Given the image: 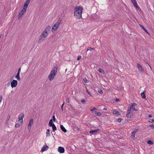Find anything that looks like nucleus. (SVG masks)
Returning <instances> with one entry per match:
<instances>
[{
    "label": "nucleus",
    "instance_id": "24",
    "mask_svg": "<svg viewBox=\"0 0 154 154\" xmlns=\"http://www.w3.org/2000/svg\"><path fill=\"white\" fill-rule=\"evenodd\" d=\"M50 130L49 129H48L46 131V136H49L50 135Z\"/></svg>",
    "mask_w": 154,
    "mask_h": 154
},
{
    "label": "nucleus",
    "instance_id": "20",
    "mask_svg": "<svg viewBox=\"0 0 154 154\" xmlns=\"http://www.w3.org/2000/svg\"><path fill=\"white\" fill-rule=\"evenodd\" d=\"M140 27L143 29L147 33L149 34V33L144 27L141 25H140Z\"/></svg>",
    "mask_w": 154,
    "mask_h": 154
},
{
    "label": "nucleus",
    "instance_id": "49",
    "mask_svg": "<svg viewBox=\"0 0 154 154\" xmlns=\"http://www.w3.org/2000/svg\"><path fill=\"white\" fill-rule=\"evenodd\" d=\"M20 70H21V68H20L19 69H18V71L17 73H20Z\"/></svg>",
    "mask_w": 154,
    "mask_h": 154
},
{
    "label": "nucleus",
    "instance_id": "57",
    "mask_svg": "<svg viewBox=\"0 0 154 154\" xmlns=\"http://www.w3.org/2000/svg\"><path fill=\"white\" fill-rule=\"evenodd\" d=\"M1 38V36L0 37V38Z\"/></svg>",
    "mask_w": 154,
    "mask_h": 154
},
{
    "label": "nucleus",
    "instance_id": "46",
    "mask_svg": "<svg viewBox=\"0 0 154 154\" xmlns=\"http://www.w3.org/2000/svg\"><path fill=\"white\" fill-rule=\"evenodd\" d=\"M119 100H120V99L117 98H116L115 101L116 102H118Z\"/></svg>",
    "mask_w": 154,
    "mask_h": 154
},
{
    "label": "nucleus",
    "instance_id": "31",
    "mask_svg": "<svg viewBox=\"0 0 154 154\" xmlns=\"http://www.w3.org/2000/svg\"><path fill=\"white\" fill-rule=\"evenodd\" d=\"M62 21V19H60L56 23L58 24V25H59L61 23Z\"/></svg>",
    "mask_w": 154,
    "mask_h": 154
},
{
    "label": "nucleus",
    "instance_id": "43",
    "mask_svg": "<svg viewBox=\"0 0 154 154\" xmlns=\"http://www.w3.org/2000/svg\"><path fill=\"white\" fill-rule=\"evenodd\" d=\"M149 126L151 127L154 130V125H149Z\"/></svg>",
    "mask_w": 154,
    "mask_h": 154
},
{
    "label": "nucleus",
    "instance_id": "9",
    "mask_svg": "<svg viewBox=\"0 0 154 154\" xmlns=\"http://www.w3.org/2000/svg\"><path fill=\"white\" fill-rule=\"evenodd\" d=\"M59 25L56 23H55L53 26L52 28V31L53 32H54L55 30H57L58 29Z\"/></svg>",
    "mask_w": 154,
    "mask_h": 154
},
{
    "label": "nucleus",
    "instance_id": "38",
    "mask_svg": "<svg viewBox=\"0 0 154 154\" xmlns=\"http://www.w3.org/2000/svg\"><path fill=\"white\" fill-rule=\"evenodd\" d=\"M94 49H95L94 48H92L91 47H89L88 48L87 51H89V50H94Z\"/></svg>",
    "mask_w": 154,
    "mask_h": 154
},
{
    "label": "nucleus",
    "instance_id": "29",
    "mask_svg": "<svg viewBox=\"0 0 154 154\" xmlns=\"http://www.w3.org/2000/svg\"><path fill=\"white\" fill-rule=\"evenodd\" d=\"M53 129V131H55L57 130V128L55 125H54L52 127Z\"/></svg>",
    "mask_w": 154,
    "mask_h": 154
},
{
    "label": "nucleus",
    "instance_id": "27",
    "mask_svg": "<svg viewBox=\"0 0 154 154\" xmlns=\"http://www.w3.org/2000/svg\"><path fill=\"white\" fill-rule=\"evenodd\" d=\"M98 71L100 72L103 74H104V71L102 69H101L100 68L98 69Z\"/></svg>",
    "mask_w": 154,
    "mask_h": 154
},
{
    "label": "nucleus",
    "instance_id": "22",
    "mask_svg": "<svg viewBox=\"0 0 154 154\" xmlns=\"http://www.w3.org/2000/svg\"><path fill=\"white\" fill-rule=\"evenodd\" d=\"M15 78L16 79H17L18 80H20V73H17V75L15 76Z\"/></svg>",
    "mask_w": 154,
    "mask_h": 154
},
{
    "label": "nucleus",
    "instance_id": "44",
    "mask_svg": "<svg viewBox=\"0 0 154 154\" xmlns=\"http://www.w3.org/2000/svg\"><path fill=\"white\" fill-rule=\"evenodd\" d=\"M31 126H29L28 125V130H29V131H30V130L31 129Z\"/></svg>",
    "mask_w": 154,
    "mask_h": 154
},
{
    "label": "nucleus",
    "instance_id": "47",
    "mask_svg": "<svg viewBox=\"0 0 154 154\" xmlns=\"http://www.w3.org/2000/svg\"><path fill=\"white\" fill-rule=\"evenodd\" d=\"M2 98V96H0V103L1 102Z\"/></svg>",
    "mask_w": 154,
    "mask_h": 154
},
{
    "label": "nucleus",
    "instance_id": "33",
    "mask_svg": "<svg viewBox=\"0 0 154 154\" xmlns=\"http://www.w3.org/2000/svg\"><path fill=\"white\" fill-rule=\"evenodd\" d=\"M83 80L85 83H88L89 82V81L85 78H84Z\"/></svg>",
    "mask_w": 154,
    "mask_h": 154
},
{
    "label": "nucleus",
    "instance_id": "5",
    "mask_svg": "<svg viewBox=\"0 0 154 154\" xmlns=\"http://www.w3.org/2000/svg\"><path fill=\"white\" fill-rule=\"evenodd\" d=\"M24 114L23 113H21L18 116L19 121L20 123H22L23 122V119L24 117Z\"/></svg>",
    "mask_w": 154,
    "mask_h": 154
},
{
    "label": "nucleus",
    "instance_id": "23",
    "mask_svg": "<svg viewBox=\"0 0 154 154\" xmlns=\"http://www.w3.org/2000/svg\"><path fill=\"white\" fill-rule=\"evenodd\" d=\"M33 120L32 119H31L29 121V123L28 125L29 126H32V125L33 124Z\"/></svg>",
    "mask_w": 154,
    "mask_h": 154
},
{
    "label": "nucleus",
    "instance_id": "1",
    "mask_svg": "<svg viewBox=\"0 0 154 154\" xmlns=\"http://www.w3.org/2000/svg\"><path fill=\"white\" fill-rule=\"evenodd\" d=\"M83 10L82 7L80 6H76L74 8V14L75 17L79 19L82 17V12Z\"/></svg>",
    "mask_w": 154,
    "mask_h": 154
},
{
    "label": "nucleus",
    "instance_id": "3",
    "mask_svg": "<svg viewBox=\"0 0 154 154\" xmlns=\"http://www.w3.org/2000/svg\"><path fill=\"white\" fill-rule=\"evenodd\" d=\"M51 29V27L49 26L47 27L41 34V38H45L47 36L48 33L49 32Z\"/></svg>",
    "mask_w": 154,
    "mask_h": 154
},
{
    "label": "nucleus",
    "instance_id": "56",
    "mask_svg": "<svg viewBox=\"0 0 154 154\" xmlns=\"http://www.w3.org/2000/svg\"><path fill=\"white\" fill-rule=\"evenodd\" d=\"M67 71V69H66V71Z\"/></svg>",
    "mask_w": 154,
    "mask_h": 154
},
{
    "label": "nucleus",
    "instance_id": "8",
    "mask_svg": "<svg viewBox=\"0 0 154 154\" xmlns=\"http://www.w3.org/2000/svg\"><path fill=\"white\" fill-rule=\"evenodd\" d=\"M30 1H26L25 3H24V4L23 5V9L24 10H26L27 8L28 5L30 3Z\"/></svg>",
    "mask_w": 154,
    "mask_h": 154
},
{
    "label": "nucleus",
    "instance_id": "41",
    "mask_svg": "<svg viewBox=\"0 0 154 154\" xmlns=\"http://www.w3.org/2000/svg\"><path fill=\"white\" fill-rule=\"evenodd\" d=\"M66 101L67 103H69V97H67L66 99Z\"/></svg>",
    "mask_w": 154,
    "mask_h": 154
},
{
    "label": "nucleus",
    "instance_id": "45",
    "mask_svg": "<svg viewBox=\"0 0 154 154\" xmlns=\"http://www.w3.org/2000/svg\"><path fill=\"white\" fill-rule=\"evenodd\" d=\"M87 92L91 96V93H90V92L88 91L87 89Z\"/></svg>",
    "mask_w": 154,
    "mask_h": 154
},
{
    "label": "nucleus",
    "instance_id": "14",
    "mask_svg": "<svg viewBox=\"0 0 154 154\" xmlns=\"http://www.w3.org/2000/svg\"><path fill=\"white\" fill-rule=\"evenodd\" d=\"M126 116L127 118H133L134 117V115L131 112H130V114H126Z\"/></svg>",
    "mask_w": 154,
    "mask_h": 154
},
{
    "label": "nucleus",
    "instance_id": "48",
    "mask_svg": "<svg viewBox=\"0 0 154 154\" xmlns=\"http://www.w3.org/2000/svg\"><path fill=\"white\" fill-rule=\"evenodd\" d=\"M95 109H96L95 107H93V108L91 109V111H93Z\"/></svg>",
    "mask_w": 154,
    "mask_h": 154
},
{
    "label": "nucleus",
    "instance_id": "7",
    "mask_svg": "<svg viewBox=\"0 0 154 154\" xmlns=\"http://www.w3.org/2000/svg\"><path fill=\"white\" fill-rule=\"evenodd\" d=\"M26 10H24L23 9L19 13V14L18 16V18L19 19H20V18L24 14L25 12H26Z\"/></svg>",
    "mask_w": 154,
    "mask_h": 154
},
{
    "label": "nucleus",
    "instance_id": "30",
    "mask_svg": "<svg viewBox=\"0 0 154 154\" xmlns=\"http://www.w3.org/2000/svg\"><path fill=\"white\" fill-rule=\"evenodd\" d=\"M43 38H41V35H40V38L38 40V42L40 43L42 42L43 40Z\"/></svg>",
    "mask_w": 154,
    "mask_h": 154
},
{
    "label": "nucleus",
    "instance_id": "17",
    "mask_svg": "<svg viewBox=\"0 0 154 154\" xmlns=\"http://www.w3.org/2000/svg\"><path fill=\"white\" fill-rule=\"evenodd\" d=\"M55 125L54 124V123L53 122V121L52 119H51L49 122L48 126L50 127H52L54 125Z\"/></svg>",
    "mask_w": 154,
    "mask_h": 154
},
{
    "label": "nucleus",
    "instance_id": "4",
    "mask_svg": "<svg viewBox=\"0 0 154 154\" xmlns=\"http://www.w3.org/2000/svg\"><path fill=\"white\" fill-rule=\"evenodd\" d=\"M136 1H131L132 2L134 5L135 7L139 11H141V9L138 5H137Z\"/></svg>",
    "mask_w": 154,
    "mask_h": 154
},
{
    "label": "nucleus",
    "instance_id": "25",
    "mask_svg": "<svg viewBox=\"0 0 154 154\" xmlns=\"http://www.w3.org/2000/svg\"><path fill=\"white\" fill-rule=\"evenodd\" d=\"M95 114L98 116H100L101 115V114L99 112H98L97 111H95L94 112Z\"/></svg>",
    "mask_w": 154,
    "mask_h": 154
},
{
    "label": "nucleus",
    "instance_id": "15",
    "mask_svg": "<svg viewBox=\"0 0 154 154\" xmlns=\"http://www.w3.org/2000/svg\"><path fill=\"white\" fill-rule=\"evenodd\" d=\"M136 104H137L135 103H133L131 105V108H132V109L136 111H137V110L134 106L136 105Z\"/></svg>",
    "mask_w": 154,
    "mask_h": 154
},
{
    "label": "nucleus",
    "instance_id": "50",
    "mask_svg": "<svg viewBox=\"0 0 154 154\" xmlns=\"http://www.w3.org/2000/svg\"><path fill=\"white\" fill-rule=\"evenodd\" d=\"M10 82H8L7 84V86L8 87H9L10 86Z\"/></svg>",
    "mask_w": 154,
    "mask_h": 154
},
{
    "label": "nucleus",
    "instance_id": "55",
    "mask_svg": "<svg viewBox=\"0 0 154 154\" xmlns=\"http://www.w3.org/2000/svg\"><path fill=\"white\" fill-rule=\"evenodd\" d=\"M11 80H12V79H11V80H10V81H11Z\"/></svg>",
    "mask_w": 154,
    "mask_h": 154
},
{
    "label": "nucleus",
    "instance_id": "53",
    "mask_svg": "<svg viewBox=\"0 0 154 154\" xmlns=\"http://www.w3.org/2000/svg\"><path fill=\"white\" fill-rule=\"evenodd\" d=\"M64 102L63 103V104H62V106H62V107H63V105H64Z\"/></svg>",
    "mask_w": 154,
    "mask_h": 154
},
{
    "label": "nucleus",
    "instance_id": "37",
    "mask_svg": "<svg viewBox=\"0 0 154 154\" xmlns=\"http://www.w3.org/2000/svg\"><path fill=\"white\" fill-rule=\"evenodd\" d=\"M81 101L83 103H85L86 102V101L84 99H81Z\"/></svg>",
    "mask_w": 154,
    "mask_h": 154
},
{
    "label": "nucleus",
    "instance_id": "36",
    "mask_svg": "<svg viewBox=\"0 0 154 154\" xmlns=\"http://www.w3.org/2000/svg\"><path fill=\"white\" fill-rule=\"evenodd\" d=\"M10 115H9L8 116L7 118L6 122H8L9 120V119H10Z\"/></svg>",
    "mask_w": 154,
    "mask_h": 154
},
{
    "label": "nucleus",
    "instance_id": "10",
    "mask_svg": "<svg viewBox=\"0 0 154 154\" xmlns=\"http://www.w3.org/2000/svg\"><path fill=\"white\" fill-rule=\"evenodd\" d=\"M58 151L60 153H63L64 152L65 149L63 147L60 146L58 149Z\"/></svg>",
    "mask_w": 154,
    "mask_h": 154
},
{
    "label": "nucleus",
    "instance_id": "35",
    "mask_svg": "<svg viewBox=\"0 0 154 154\" xmlns=\"http://www.w3.org/2000/svg\"><path fill=\"white\" fill-rule=\"evenodd\" d=\"M20 124H19L18 123H16L15 125V127L16 128H18L20 127Z\"/></svg>",
    "mask_w": 154,
    "mask_h": 154
},
{
    "label": "nucleus",
    "instance_id": "2",
    "mask_svg": "<svg viewBox=\"0 0 154 154\" xmlns=\"http://www.w3.org/2000/svg\"><path fill=\"white\" fill-rule=\"evenodd\" d=\"M57 68L58 65L56 64L54 67L53 70H52L50 74L48 75L49 79L50 81L54 79L57 72Z\"/></svg>",
    "mask_w": 154,
    "mask_h": 154
},
{
    "label": "nucleus",
    "instance_id": "13",
    "mask_svg": "<svg viewBox=\"0 0 154 154\" xmlns=\"http://www.w3.org/2000/svg\"><path fill=\"white\" fill-rule=\"evenodd\" d=\"M137 131V130H135L134 131H133L131 133V138L135 140V139H134L135 138V135L136 132Z\"/></svg>",
    "mask_w": 154,
    "mask_h": 154
},
{
    "label": "nucleus",
    "instance_id": "32",
    "mask_svg": "<svg viewBox=\"0 0 154 154\" xmlns=\"http://www.w3.org/2000/svg\"><path fill=\"white\" fill-rule=\"evenodd\" d=\"M123 119L122 118H120L117 119L116 121L118 122H121V121Z\"/></svg>",
    "mask_w": 154,
    "mask_h": 154
},
{
    "label": "nucleus",
    "instance_id": "12",
    "mask_svg": "<svg viewBox=\"0 0 154 154\" xmlns=\"http://www.w3.org/2000/svg\"><path fill=\"white\" fill-rule=\"evenodd\" d=\"M137 66L139 69L142 72H144V70L143 68L140 64L138 63L137 64Z\"/></svg>",
    "mask_w": 154,
    "mask_h": 154
},
{
    "label": "nucleus",
    "instance_id": "11",
    "mask_svg": "<svg viewBox=\"0 0 154 154\" xmlns=\"http://www.w3.org/2000/svg\"><path fill=\"white\" fill-rule=\"evenodd\" d=\"M100 129H96L95 130H91L89 132L90 134H94L96 133L98 131H100Z\"/></svg>",
    "mask_w": 154,
    "mask_h": 154
},
{
    "label": "nucleus",
    "instance_id": "26",
    "mask_svg": "<svg viewBox=\"0 0 154 154\" xmlns=\"http://www.w3.org/2000/svg\"><path fill=\"white\" fill-rule=\"evenodd\" d=\"M147 143L148 144H150V145H152L153 144V142H152L151 140H148L147 142Z\"/></svg>",
    "mask_w": 154,
    "mask_h": 154
},
{
    "label": "nucleus",
    "instance_id": "54",
    "mask_svg": "<svg viewBox=\"0 0 154 154\" xmlns=\"http://www.w3.org/2000/svg\"><path fill=\"white\" fill-rule=\"evenodd\" d=\"M61 109H62V111H63V107H62V106H61Z\"/></svg>",
    "mask_w": 154,
    "mask_h": 154
},
{
    "label": "nucleus",
    "instance_id": "28",
    "mask_svg": "<svg viewBox=\"0 0 154 154\" xmlns=\"http://www.w3.org/2000/svg\"><path fill=\"white\" fill-rule=\"evenodd\" d=\"M131 106H130V108H128L126 114H130V112L131 111Z\"/></svg>",
    "mask_w": 154,
    "mask_h": 154
},
{
    "label": "nucleus",
    "instance_id": "39",
    "mask_svg": "<svg viewBox=\"0 0 154 154\" xmlns=\"http://www.w3.org/2000/svg\"><path fill=\"white\" fill-rule=\"evenodd\" d=\"M52 119H53V120H52V121H53L54 122H55V121L56 120V119H55V116H52Z\"/></svg>",
    "mask_w": 154,
    "mask_h": 154
},
{
    "label": "nucleus",
    "instance_id": "52",
    "mask_svg": "<svg viewBox=\"0 0 154 154\" xmlns=\"http://www.w3.org/2000/svg\"><path fill=\"white\" fill-rule=\"evenodd\" d=\"M106 109H107V108H106V107H104L103 109V110H106Z\"/></svg>",
    "mask_w": 154,
    "mask_h": 154
},
{
    "label": "nucleus",
    "instance_id": "18",
    "mask_svg": "<svg viewBox=\"0 0 154 154\" xmlns=\"http://www.w3.org/2000/svg\"><path fill=\"white\" fill-rule=\"evenodd\" d=\"M60 128L61 130L64 132H66L67 130L62 125H60Z\"/></svg>",
    "mask_w": 154,
    "mask_h": 154
},
{
    "label": "nucleus",
    "instance_id": "19",
    "mask_svg": "<svg viewBox=\"0 0 154 154\" xmlns=\"http://www.w3.org/2000/svg\"><path fill=\"white\" fill-rule=\"evenodd\" d=\"M145 91H143V92L141 93V96L142 97L143 99L146 98V97L145 94Z\"/></svg>",
    "mask_w": 154,
    "mask_h": 154
},
{
    "label": "nucleus",
    "instance_id": "34",
    "mask_svg": "<svg viewBox=\"0 0 154 154\" xmlns=\"http://www.w3.org/2000/svg\"><path fill=\"white\" fill-rule=\"evenodd\" d=\"M98 92L99 93H100V94H103V93L102 90L101 89H99V90H98Z\"/></svg>",
    "mask_w": 154,
    "mask_h": 154
},
{
    "label": "nucleus",
    "instance_id": "51",
    "mask_svg": "<svg viewBox=\"0 0 154 154\" xmlns=\"http://www.w3.org/2000/svg\"><path fill=\"white\" fill-rule=\"evenodd\" d=\"M152 116L151 115H149L148 117L149 118H151L152 117Z\"/></svg>",
    "mask_w": 154,
    "mask_h": 154
},
{
    "label": "nucleus",
    "instance_id": "21",
    "mask_svg": "<svg viewBox=\"0 0 154 154\" xmlns=\"http://www.w3.org/2000/svg\"><path fill=\"white\" fill-rule=\"evenodd\" d=\"M113 113L114 114L117 115H120V113L118 111L114 110L113 111Z\"/></svg>",
    "mask_w": 154,
    "mask_h": 154
},
{
    "label": "nucleus",
    "instance_id": "40",
    "mask_svg": "<svg viewBox=\"0 0 154 154\" xmlns=\"http://www.w3.org/2000/svg\"><path fill=\"white\" fill-rule=\"evenodd\" d=\"M149 122L152 123L154 122V119H149Z\"/></svg>",
    "mask_w": 154,
    "mask_h": 154
},
{
    "label": "nucleus",
    "instance_id": "6",
    "mask_svg": "<svg viewBox=\"0 0 154 154\" xmlns=\"http://www.w3.org/2000/svg\"><path fill=\"white\" fill-rule=\"evenodd\" d=\"M17 85V81L15 80H13L11 82V86L12 88L16 87Z\"/></svg>",
    "mask_w": 154,
    "mask_h": 154
},
{
    "label": "nucleus",
    "instance_id": "16",
    "mask_svg": "<svg viewBox=\"0 0 154 154\" xmlns=\"http://www.w3.org/2000/svg\"><path fill=\"white\" fill-rule=\"evenodd\" d=\"M48 146L47 145H44L43 147L42 148L41 151L42 152L46 150L47 149H46V148H48Z\"/></svg>",
    "mask_w": 154,
    "mask_h": 154
},
{
    "label": "nucleus",
    "instance_id": "42",
    "mask_svg": "<svg viewBox=\"0 0 154 154\" xmlns=\"http://www.w3.org/2000/svg\"><path fill=\"white\" fill-rule=\"evenodd\" d=\"M82 58V56L80 55H79L77 57V60H79L80 59Z\"/></svg>",
    "mask_w": 154,
    "mask_h": 154
}]
</instances>
